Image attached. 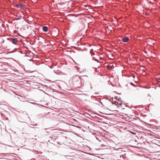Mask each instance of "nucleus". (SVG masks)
Returning a JSON list of instances; mask_svg holds the SVG:
<instances>
[{"label": "nucleus", "instance_id": "obj_5", "mask_svg": "<svg viewBox=\"0 0 160 160\" xmlns=\"http://www.w3.org/2000/svg\"><path fill=\"white\" fill-rule=\"evenodd\" d=\"M15 7L17 8H22L24 7V6L21 4H17L15 5Z\"/></svg>", "mask_w": 160, "mask_h": 160}, {"label": "nucleus", "instance_id": "obj_10", "mask_svg": "<svg viewBox=\"0 0 160 160\" xmlns=\"http://www.w3.org/2000/svg\"><path fill=\"white\" fill-rule=\"evenodd\" d=\"M31 128H33L35 129V130H36V129L37 128L38 129V128H34L32 126H34V124H31L29 126Z\"/></svg>", "mask_w": 160, "mask_h": 160}, {"label": "nucleus", "instance_id": "obj_4", "mask_svg": "<svg viewBox=\"0 0 160 160\" xmlns=\"http://www.w3.org/2000/svg\"><path fill=\"white\" fill-rule=\"evenodd\" d=\"M114 149H115L114 148L112 147V148H111V150H112H112H113L114 151L113 152L115 153H118L119 152H118L119 151H120V150L121 151V148H118V150Z\"/></svg>", "mask_w": 160, "mask_h": 160}, {"label": "nucleus", "instance_id": "obj_20", "mask_svg": "<svg viewBox=\"0 0 160 160\" xmlns=\"http://www.w3.org/2000/svg\"><path fill=\"white\" fill-rule=\"evenodd\" d=\"M112 20H113L112 19H111V21H110V22H112Z\"/></svg>", "mask_w": 160, "mask_h": 160}, {"label": "nucleus", "instance_id": "obj_9", "mask_svg": "<svg viewBox=\"0 0 160 160\" xmlns=\"http://www.w3.org/2000/svg\"><path fill=\"white\" fill-rule=\"evenodd\" d=\"M109 28H108V26L107 27V28L106 29V32H107V34L110 33V32L109 31Z\"/></svg>", "mask_w": 160, "mask_h": 160}, {"label": "nucleus", "instance_id": "obj_11", "mask_svg": "<svg viewBox=\"0 0 160 160\" xmlns=\"http://www.w3.org/2000/svg\"><path fill=\"white\" fill-rule=\"evenodd\" d=\"M92 59L93 60H95L96 61H97L98 62V60L95 57H93Z\"/></svg>", "mask_w": 160, "mask_h": 160}, {"label": "nucleus", "instance_id": "obj_3", "mask_svg": "<svg viewBox=\"0 0 160 160\" xmlns=\"http://www.w3.org/2000/svg\"><path fill=\"white\" fill-rule=\"evenodd\" d=\"M18 38H12L10 40V41H11L13 44L15 45H16V43L18 42Z\"/></svg>", "mask_w": 160, "mask_h": 160}, {"label": "nucleus", "instance_id": "obj_8", "mask_svg": "<svg viewBox=\"0 0 160 160\" xmlns=\"http://www.w3.org/2000/svg\"><path fill=\"white\" fill-rule=\"evenodd\" d=\"M42 30L43 31L47 32L48 31V28L47 27L44 26L42 27Z\"/></svg>", "mask_w": 160, "mask_h": 160}, {"label": "nucleus", "instance_id": "obj_21", "mask_svg": "<svg viewBox=\"0 0 160 160\" xmlns=\"http://www.w3.org/2000/svg\"><path fill=\"white\" fill-rule=\"evenodd\" d=\"M149 3H152H152L151 1H150V2H149Z\"/></svg>", "mask_w": 160, "mask_h": 160}, {"label": "nucleus", "instance_id": "obj_24", "mask_svg": "<svg viewBox=\"0 0 160 160\" xmlns=\"http://www.w3.org/2000/svg\"><path fill=\"white\" fill-rule=\"evenodd\" d=\"M109 81H110V80H109L108 81V82H109Z\"/></svg>", "mask_w": 160, "mask_h": 160}, {"label": "nucleus", "instance_id": "obj_27", "mask_svg": "<svg viewBox=\"0 0 160 160\" xmlns=\"http://www.w3.org/2000/svg\"><path fill=\"white\" fill-rule=\"evenodd\" d=\"M91 88L92 89V87H91Z\"/></svg>", "mask_w": 160, "mask_h": 160}, {"label": "nucleus", "instance_id": "obj_16", "mask_svg": "<svg viewBox=\"0 0 160 160\" xmlns=\"http://www.w3.org/2000/svg\"><path fill=\"white\" fill-rule=\"evenodd\" d=\"M108 68V70H109L110 69V67L109 65H108L107 66Z\"/></svg>", "mask_w": 160, "mask_h": 160}, {"label": "nucleus", "instance_id": "obj_15", "mask_svg": "<svg viewBox=\"0 0 160 160\" xmlns=\"http://www.w3.org/2000/svg\"><path fill=\"white\" fill-rule=\"evenodd\" d=\"M21 18H22V16H19V18H18L16 20H19Z\"/></svg>", "mask_w": 160, "mask_h": 160}, {"label": "nucleus", "instance_id": "obj_1", "mask_svg": "<svg viewBox=\"0 0 160 160\" xmlns=\"http://www.w3.org/2000/svg\"><path fill=\"white\" fill-rule=\"evenodd\" d=\"M86 77V76L80 77L78 75L74 76L72 79L73 85L77 87H80L82 83V81H84Z\"/></svg>", "mask_w": 160, "mask_h": 160}, {"label": "nucleus", "instance_id": "obj_23", "mask_svg": "<svg viewBox=\"0 0 160 160\" xmlns=\"http://www.w3.org/2000/svg\"><path fill=\"white\" fill-rule=\"evenodd\" d=\"M110 115H113V114H110Z\"/></svg>", "mask_w": 160, "mask_h": 160}, {"label": "nucleus", "instance_id": "obj_13", "mask_svg": "<svg viewBox=\"0 0 160 160\" xmlns=\"http://www.w3.org/2000/svg\"><path fill=\"white\" fill-rule=\"evenodd\" d=\"M71 157V156H66V158H67V159H71L70 158V157Z\"/></svg>", "mask_w": 160, "mask_h": 160}, {"label": "nucleus", "instance_id": "obj_18", "mask_svg": "<svg viewBox=\"0 0 160 160\" xmlns=\"http://www.w3.org/2000/svg\"><path fill=\"white\" fill-rule=\"evenodd\" d=\"M110 127H111V128L113 127V125H111Z\"/></svg>", "mask_w": 160, "mask_h": 160}, {"label": "nucleus", "instance_id": "obj_17", "mask_svg": "<svg viewBox=\"0 0 160 160\" xmlns=\"http://www.w3.org/2000/svg\"><path fill=\"white\" fill-rule=\"evenodd\" d=\"M38 124L37 123L34 124V126H38Z\"/></svg>", "mask_w": 160, "mask_h": 160}, {"label": "nucleus", "instance_id": "obj_6", "mask_svg": "<svg viewBox=\"0 0 160 160\" xmlns=\"http://www.w3.org/2000/svg\"><path fill=\"white\" fill-rule=\"evenodd\" d=\"M129 39L128 37H126L122 38V40L124 42H127L129 41Z\"/></svg>", "mask_w": 160, "mask_h": 160}, {"label": "nucleus", "instance_id": "obj_26", "mask_svg": "<svg viewBox=\"0 0 160 160\" xmlns=\"http://www.w3.org/2000/svg\"><path fill=\"white\" fill-rule=\"evenodd\" d=\"M110 83H111V84H112V83H111V82H110Z\"/></svg>", "mask_w": 160, "mask_h": 160}, {"label": "nucleus", "instance_id": "obj_19", "mask_svg": "<svg viewBox=\"0 0 160 160\" xmlns=\"http://www.w3.org/2000/svg\"><path fill=\"white\" fill-rule=\"evenodd\" d=\"M90 53L92 54V55H94V54H94V53H92V52H91V51H90Z\"/></svg>", "mask_w": 160, "mask_h": 160}, {"label": "nucleus", "instance_id": "obj_2", "mask_svg": "<svg viewBox=\"0 0 160 160\" xmlns=\"http://www.w3.org/2000/svg\"><path fill=\"white\" fill-rule=\"evenodd\" d=\"M119 101L117 100L115 101H112V105H111V107L112 108H114L113 109H111V111H116V108L118 107L119 106L122 107L121 106L122 104L121 102H120L119 103Z\"/></svg>", "mask_w": 160, "mask_h": 160}, {"label": "nucleus", "instance_id": "obj_14", "mask_svg": "<svg viewBox=\"0 0 160 160\" xmlns=\"http://www.w3.org/2000/svg\"><path fill=\"white\" fill-rule=\"evenodd\" d=\"M114 59V56L113 55H112L111 57V60H112Z\"/></svg>", "mask_w": 160, "mask_h": 160}, {"label": "nucleus", "instance_id": "obj_7", "mask_svg": "<svg viewBox=\"0 0 160 160\" xmlns=\"http://www.w3.org/2000/svg\"><path fill=\"white\" fill-rule=\"evenodd\" d=\"M116 67V65L114 63H113V62H112L111 61V70L112 69L115 67Z\"/></svg>", "mask_w": 160, "mask_h": 160}, {"label": "nucleus", "instance_id": "obj_28", "mask_svg": "<svg viewBox=\"0 0 160 160\" xmlns=\"http://www.w3.org/2000/svg\"><path fill=\"white\" fill-rule=\"evenodd\" d=\"M110 124H112V123H110Z\"/></svg>", "mask_w": 160, "mask_h": 160}, {"label": "nucleus", "instance_id": "obj_12", "mask_svg": "<svg viewBox=\"0 0 160 160\" xmlns=\"http://www.w3.org/2000/svg\"><path fill=\"white\" fill-rule=\"evenodd\" d=\"M105 137H106V138L107 139H109V135H108L107 134H105Z\"/></svg>", "mask_w": 160, "mask_h": 160}, {"label": "nucleus", "instance_id": "obj_22", "mask_svg": "<svg viewBox=\"0 0 160 160\" xmlns=\"http://www.w3.org/2000/svg\"><path fill=\"white\" fill-rule=\"evenodd\" d=\"M45 130H47V128H45Z\"/></svg>", "mask_w": 160, "mask_h": 160}, {"label": "nucleus", "instance_id": "obj_25", "mask_svg": "<svg viewBox=\"0 0 160 160\" xmlns=\"http://www.w3.org/2000/svg\"><path fill=\"white\" fill-rule=\"evenodd\" d=\"M34 104H36L35 102H34Z\"/></svg>", "mask_w": 160, "mask_h": 160}]
</instances>
